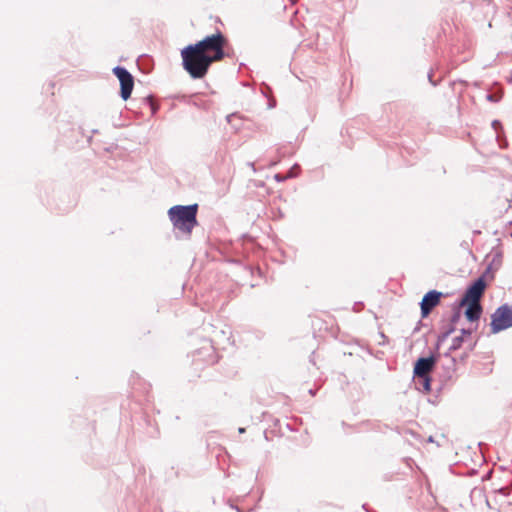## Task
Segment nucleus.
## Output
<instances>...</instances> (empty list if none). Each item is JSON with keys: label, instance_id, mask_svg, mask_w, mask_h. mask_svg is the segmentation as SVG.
Segmentation results:
<instances>
[{"label": "nucleus", "instance_id": "5", "mask_svg": "<svg viewBox=\"0 0 512 512\" xmlns=\"http://www.w3.org/2000/svg\"><path fill=\"white\" fill-rule=\"evenodd\" d=\"M486 283L483 277L478 278L466 290L463 298L460 300V306H465L467 302H480V299L485 291Z\"/></svg>", "mask_w": 512, "mask_h": 512}, {"label": "nucleus", "instance_id": "18", "mask_svg": "<svg viewBox=\"0 0 512 512\" xmlns=\"http://www.w3.org/2000/svg\"><path fill=\"white\" fill-rule=\"evenodd\" d=\"M492 126H493V128H495V129H496L498 126H500V122H499L498 120H494V121L492 122Z\"/></svg>", "mask_w": 512, "mask_h": 512}, {"label": "nucleus", "instance_id": "16", "mask_svg": "<svg viewBox=\"0 0 512 512\" xmlns=\"http://www.w3.org/2000/svg\"><path fill=\"white\" fill-rule=\"evenodd\" d=\"M238 118V115L236 113H232L227 115L226 120L228 123H232L233 119Z\"/></svg>", "mask_w": 512, "mask_h": 512}, {"label": "nucleus", "instance_id": "12", "mask_svg": "<svg viewBox=\"0 0 512 512\" xmlns=\"http://www.w3.org/2000/svg\"><path fill=\"white\" fill-rule=\"evenodd\" d=\"M454 330L455 327L450 326L446 331L441 332L438 336L437 345L439 346L441 343H443Z\"/></svg>", "mask_w": 512, "mask_h": 512}, {"label": "nucleus", "instance_id": "10", "mask_svg": "<svg viewBox=\"0 0 512 512\" xmlns=\"http://www.w3.org/2000/svg\"><path fill=\"white\" fill-rule=\"evenodd\" d=\"M463 306H460V301L458 303H455L454 306H453V314L451 316V325L450 326H454L455 327V324L460 320L461 316H462V311H461V308Z\"/></svg>", "mask_w": 512, "mask_h": 512}, {"label": "nucleus", "instance_id": "3", "mask_svg": "<svg viewBox=\"0 0 512 512\" xmlns=\"http://www.w3.org/2000/svg\"><path fill=\"white\" fill-rule=\"evenodd\" d=\"M491 330L498 333L502 330L512 327V308L507 305L498 307L491 316Z\"/></svg>", "mask_w": 512, "mask_h": 512}, {"label": "nucleus", "instance_id": "19", "mask_svg": "<svg viewBox=\"0 0 512 512\" xmlns=\"http://www.w3.org/2000/svg\"><path fill=\"white\" fill-rule=\"evenodd\" d=\"M428 78H429V81H430L433 85H436V83H435V82H433V80H432V75H431V74H429V75H428Z\"/></svg>", "mask_w": 512, "mask_h": 512}, {"label": "nucleus", "instance_id": "6", "mask_svg": "<svg viewBox=\"0 0 512 512\" xmlns=\"http://www.w3.org/2000/svg\"><path fill=\"white\" fill-rule=\"evenodd\" d=\"M442 295L443 294L441 292L436 290H431L424 295L420 303L421 315L423 318L427 317L432 309L439 304Z\"/></svg>", "mask_w": 512, "mask_h": 512}, {"label": "nucleus", "instance_id": "8", "mask_svg": "<svg viewBox=\"0 0 512 512\" xmlns=\"http://www.w3.org/2000/svg\"><path fill=\"white\" fill-rule=\"evenodd\" d=\"M465 306H467L465 310L466 318L471 322L477 321L482 313L480 302H467Z\"/></svg>", "mask_w": 512, "mask_h": 512}, {"label": "nucleus", "instance_id": "9", "mask_svg": "<svg viewBox=\"0 0 512 512\" xmlns=\"http://www.w3.org/2000/svg\"><path fill=\"white\" fill-rule=\"evenodd\" d=\"M414 383L419 391L429 392L431 390L430 376H414Z\"/></svg>", "mask_w": 512, "mask_h": 512}, {"label": "nucleus", "instance_id": "17", "mask_svg": "<svg viewBox=\"0 0 512 512\" xmlns=\"http://www.w3.org/2000/svg\"><path fill=\"white\" fill-rule=\"evenodd\" d=\"M472 331L470 329H461V336L471 335Z\"/></svg>", "mask_w": 512, "mask_h": 512}, {"label": "nucleus", "instance_id": "7", "mask_svg": "<svg viewBox=\"0 0 512 512\" xmlns=\"http://www.w3.org/2000/svg\"><path fill=\"white\" fill-rule=\"evenodd\" d=\"M436 357L419 358L414 366V376H429L436 364Z\"/></svg>", "mask_w": 512, "mask_h": 512}, {"label": "nucleus", "instance_id": "1", "mask_svg": "<svg viewBox=\"0 0 512 512\" xmlns=\"http://www.w3.org/2000/svg\"><path fill=\"white\" fill-rule=\"evenodd\" d=\"M227 40L217 31L201 41L190 44L181 50L182 65L193 79H201L207 74L213 62L224 58V46Z\"/></svg>", "mask_w": 512, "mask_h": 512}, {"label": "nucleus", "instance_id": "13", "mask_svg": "<svg viewBox=\"0 0 512 512\" xmlns=\"http://www.w3.org/2000/svg\"><path fill=\"white\" fill-rule=\"evenodd\" d=\"M145 100L149 103V106L151 108L152 114H155L157 109H158V106L155 104L153 98L151 96H149Z\"/></svg>", "mask_w": 512, "mask_h": 512}, {"label": "nucleus", "instance_id": "2", "mask_svg": "<svg viewBox=\"0 0 512 512\" xmlns=\"http://www.w3.org/2000/svg\"><path fill=\"white\" fill-rule=\"evenodd\" d=\"M198 205L187 206L175 205L168 210V217L174 229L190 236L194 227L197 226Z\"/></svg>", "mask_w": 512, "mask_h": 512}, {"label": "nucleus", "instance_id": "4", "mask_svg": "<svg viewBox=\"0 0 512 512\" xmlns=\"http://www.w3.org/2000/svg\"><path fill=\"white\" fill-rule=\"evenodd\" d=\"M114 75L120 82V96L123 100H127L132 93L134 87V78L132 74L124 67L116 66L113 68Z\"/></svg>", "mask_w": 512, "mask_h": 512}, {"label": "nucleus", "instance_id": "14", "mask_svg": "<svg viewBox=\"0 0 512 512\" xmlns=\"http://www.w3.org/2000/svg\"><path fill=\"white\" fill-rule=\"evenodd\" d=\"M486 99L490 102H498L500 100V97L493 94H487Z\"/></svg>", "mask_w": 512, "mask_h": 512}, {"label": "nucleus", "instance_id": "21", "mask_svg": "<svg viewBox=\"0 0 512 512\" xmlns=\"http://www.w3.org/2000/svg\"><path fill=\"white\" fill-rule=\"evenodd\" d=\"M291 2H292V3H295V2H296V0H291Z\"/></svg>", "mask_w": 512, "mask_h": 512}, {"label": "nucleus", "instance_id": "15", "mask_svg": "<svg viewBox=\"0 0 512 512\" xmlns=\"http://www.w3.org/2000/svg\"><path fill=\"white\" fill-rule=\"evenodd\" d=\"M498 492L504 496H508L510 493V489L508 487H502L498 490Z\"/></svg>", "mask_w": 512, "mask_h": 512}, {"label": "nucleus", "instance_id": "11", "mask_svg": "<svg viewBox=\"0 0 512 512\" xmlns=\"http://www.w3.org/2000/svg\"><path fill=\"white\" fill-rule=\"evenodd\" d=\"M463 336H457L453 339L452 344L449 348V352L445 353V356H448L451 351H455L459 349L463 343Z\"/></svg>", "mask_w": 512, "mask_h": 512}, {"label": "nucleus", "instance_id": "20", "mask_svg": "<svg viewBox=\"0 0 512 512\" xmlns=\"http://www.w3.org/2000/svg\"><path fill=\"white\" fill-rule=\"evenodd\" d=\"M244 432H245L244 428H239V433H244Z\"/></svg>", "mask_w": 512, "mask_h": 512}]
</instances>
